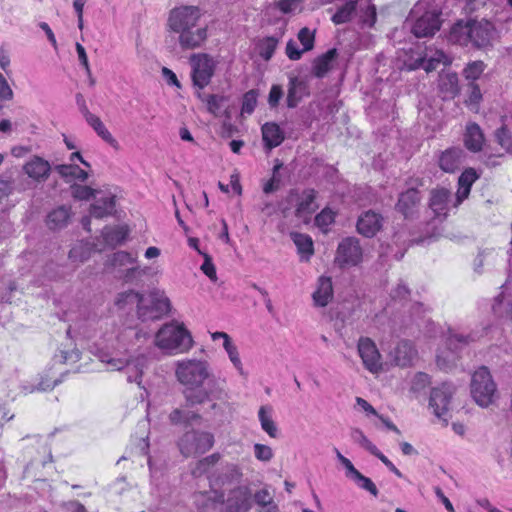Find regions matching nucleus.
<instances>
[{
	"instance_id": "obj_23",
	"label": "nucleus",
	"mask_w": 512,
	"mask_h": 512,
	"mask_svg": "<svg viewBox=\"0 0 512 512\" xmlns=\"http://www.w3.org/2000/svg\"><path fill=\"white\" fill-rule=\"evenodd\" d=\"M333 298V285L330 277H319L316 289L312 294L314 305L325 307Z\"/></svg>"
},
{
	"instance_id": "obj_13",
	"label": "nucleus",
	"mask_w": 512,
	"mask_h": 512,
	"mask_svg": "<svg viewBox=\"0 0 512 512\" xmlns=\"http://www.w3.org/2000/svg\"><path fill=\"white\" fill-rule=\"evenodd\" d=\"M470 340L474 341V338L471 336L465 337L449 330L448 337L446 339L447 350L439 351L437 353V365L444 370L453 366L458 358L457 350L467 345Z\"/></svg>"
},
{
	"instance_id": "obj_43",
	"label": "nucleus",
	"mask_w": 512,
	"mask_h": 512,
	"mask_svg": "<svg viewBox=\"0 0 512 512\" xmlns=\"http://www.w3.org/2000/svg\"><path fill=\"white\" fill-rule=\"evenodd\" d=\"M220 458L221 455L219 453H213L198 460L191 470L192 475L197 478L208 473L210 468L213 467L220 460Z\"/></svg>"
},
{
	"instance_id": "obj_15",
	"label": "nucleus",
	"mask_w": 512,
	"mask_h": 512,
	"mask_svg": "<svg viewBox=\"0 0 512 512\" xmlns=\"http://www.w3.org/2000/svg\"><path fill=\"white\" fill-rule=\"evenodd\" d=\"M362 259V249L356 238L343 239L337 248L336 260L340 265H357Z\"/></svg>"
},
{
	"instance_id": "obj_3",
	"label": "nucleus",
	"mask_w": 512,
	"mask_h": 512,
	"mask_svg": "<svg viewBox=\"0 0 512 512\" xmlns=\"http://www.w3.org/2000/svg\"><path fill=\"white\" fill-rule=\"evenodd\" d=\"M200 9L196 6H180L172 9L168 17V26L178 34L182 49L200 47L207 39V28L199 26Z\"/></svg>"
},
{
	"instance_id": "obj_50",
	"label": "nucleus",
	"mask_w": 512,
	"mask_h": 512,
	"mask_svg": "<svg viewBox=\"0 0 512 512\" xmlns=\"http://www.w3.org/2000/svg\"><path fill=\"white\" fill-rule=\"evenodd\" d=\"M112 263L114 266H128L132 267L137 264V257L126 251H118L113 254Z\"/></svg>"
},
{
	"instance_id": "obj_18",
	"label": "nucleus",
	"mask_w": 512,
	"mask_h": 512,
	"mask_svg": "<svg viewBox=\"0 0 512 512\" xmlns=\"http://www.w3.org/2000/svg\"><path fill=\"white\" fill-rule=\"evenodd\" d=\"M455 196L446 188H437L431 191L429 206L435 216L445 218L451 208H457L453 205Z\"/></svg>"
},
{
	"instance_id": "obj_25",
	"label": "nucleus",
	"mask_w": 512,
	"mask_h": 512,
	"mask_svg": "<svg viewBox=\"0 0 512 512\" xmlns=\"http://www.w3.org/2000/svg\"><path fill=\"white\" fill-rule=\"evenodd\" d=\"M211 338L216 341L218 339L223 340V348L226 351L229 360L232 362L235 369L241 374H244V368L237 346L232 342L230 336L225 332H214L211 334Z\"/></svg>"
},
{
	"instance_id": "obj_63",
	"label": "nucleus",
	"mask_w": 512,
	"mask_h": 512,
	"mask_svg": "<svg viewBox=\"0 0 512 512\" xmlns=\"http://www.w3.org/2000/svg\"><path fill=\"white\" fill-rule=\"evenodd\" d=\"M410 293L408 287L404 283H399L392 291H391V298L393 300H402L405 299L406 296H408Z\"/></svg>"
},
{
	"instance_id": "obj_11",
	"label": "nucleus",
	"mask_w": 512,
	"mask_h": 512,
	"mask_svg": "<svg viewBox=\"0 0 512 512\" xmlns=\"http://www.w3.org/2000/svg\"><path fill=\"white\" fill-rule=\"evenodd\" d=\"M455 393V388L452 384L443 383L438 387L432 389L429 399V407L432 409L433 414L447 422L450 414V405L452 397Z\"/></svg>"
},
{
	"instance_id": "obj_59",
	"label": "nucleus",
	"mask_w": 512,
	"mask_h": 512,
	"mask_svg": "<svg viewBox=\"0 0 512 512\" xmlns=\"http://www.w3.org/2000/svg\"><path fill=\"white\" fill-rule=\"evenodd\" d=\"M80 359V352L78 350L72 351H63L61 350L59 354H56L54 357V361L56 363L66 364V363H75Z\"/></svg>"
},
{
	"instance_id": "obj_7",
	"label": "nucleus",
	"mask_w": 512,
	"mask_h": 512,
	"mask_svg": "<svg viewBox=\"0 0 512 512\" xmlns=\"http://www.w3.org/2000/svg\"><path fill=\"white\" fill-rule=\"evenodd\" d=\"M317 192L314 189L303 191L291 190L281 204V211L284 217L289 216V211L294 208L295 217L304 223H308L318 209L315 203Z\"/></svg>"
},
{
	"instance_id": "obj_1",
	"label": "nucleus",
	"mask_w": 512,
	"mask_h": 512,
	"mask_svg": "<svg viewBox=\"0 0 512 512\" xmlns=\"http://www.w3.org/2000/svg\"><path fill=\"white\" fill-rule=\"evenodd\" d=\"M145 340V333L136 328L127 327L118 334L114 352L111 355H104L101 361L106 363L111 370H121L127 367L128 382H135L140 386L148 359L143 354L134 358L132 352H135Z\"/></svg>"
},
{
	"instance_id": "obj_38",
	"label": "nucleus",
	"mask_w": 512,
	"mask_h": 512,
	"mask_svg": "<svg viewBox=\"0 0 512 512\" xmlns=\"http://www.w3.org/2000/svg\"><path fill=\"white\" fill-rule=\"evenodd\" d=\"M129 234V229L125 225L116 227H105L102 230V236L106 244L115 246L124 242Z\"/></svg>"
},
{
	"instance_id": "obj_58",
	"label": "nucleus",
	"mask_w": 512,
	"mask_h": 512,
	"mask_svg": "<svg viewBox=\"0 0 512 512\" xmlns=\"http://www.w3.org/2000/svg\"><path fill=\"white\" fill-rule=\"evenodd\" d=\"M496 138L502 148L507 151L512 149V133L506 126H502L496 131Z\"/></svg>"
},
{
	"instance_id": "obj_49",
	"label": "nucleus",
	"mask_w": 512,
	"mask_h": 512,
	"mask_svg": "<svg viewBox=\"0 0 512 512\" xmlns=\"http://www.w3.org/2000/svg\"><path fill=\"white\" fill-rule=\"evenodd\" d=\"M258 92L254 89L247 91L243 95L241 112L251 114L257 105Z\"/></svg>"
},
{
	"instance_id": "obj_47",
	"label": "nucleus",
	"mask_w": 512,
	"mask_h": 512,
	"mask_svg": "<svg viewBox=\"0 0 512 512\" xmlns=\"http://www.w3.org/2000/svg\"><path fill=\"white\" fill-rule=\"evenodd\" d=\"M450 58L443 51H436L434 56H431L429 59H422V67L426 71H432L437 68L439 63H443L445 65L450 64Z\"/></svg>"
},
{
	"instance_id": "obj_22",
	"label": "nucleus",
	"mask_w": 512,
	"mask_h": 512,
	"mask_svg": "<svg viewBox=\"0 0 512 512\" xmlns=\"http://www.w3.org/2000/svg\"><path fill=\"white\" fill-rule=\"evenodd\" d=\"M82 115L86 122L93 128L96 134L106 143L116 148L118 146L117 140L112 136L109 130L106 128L101 119L95 114L91 113L88 108L83 107Z\"/></svg>"
},
{
	"instance_id": "obj_57",
	"label": "nucleus",
	"mask_w": 512,
	"mask_h": 512,
	"mask_svg": "<svg viewBox=\"0 0 512 512\" xmlns=\"http://www.w3.org/2000/svg\"><path fill=\"white\" fill-rule=\"evenodd\" d=\"M98 191L94 190L89 186L74 185L72 186V195L74 198L79 200H88L91 197H95Z\"/></svg>"
},
{
	"instance_id": "obj_33",
	"label": "nucleus",
	"mask_w": 512,
	"mask_h": 512,
	"mask_svg": "<svg viewBox=\"0 0 512 512\" xmlns=\"http://www.w3.org/2000/svg\"><path fill=\"white\" fill-rule=\"evenodd\" d=\"M470 21L454 24L449 32L448 40L453 44L468 46L471 44Z\"/></svg>"
},
{
	"instance_id": "obj_32",
	"label": "nucleus",
	"mask_w": 512,
	"mask_h": 512,
	"mask_svg": "<svg viewBox=\"0 0 512 512\" xmlns=\"http://www.w3.org/2000/svg\"><path fill=\"white\" fill-rule=\"evenodd\" d=\"M262 139L265 146L271 150L284 140V133L276 123H265L262 126Z\"/></svg>"
},
{
	"instance_id": "obj_6",
	"label": "nucleus",
	"mask_w": 512,
	"mask_h": 512,
	"mask_svg": "<svg viewBox=\"0 0 512 512\" xmlns=\"http://www.w3.org/2000/svg\"><path fill=\"white\" fill-rule=\"evenodd\" d=\"M154 343L169 355L186 354L194 346L190 331L178 321L164 324L156 333Z\"/></svg>"
},
{
	"instance_id": "obj_21",
	"label": "nucleus",
	"mask_w": 512,
	"mask_h": 512,
	"mask_svg": "<svg viewBox=\"0 0 512 512\" xmlns=\"http://www.w3.org/2000/svg\"><path fill=\"white\" fill-rule=\"evenodd\" d=\"M261 429L270 437H279V428L274 420V408L270 404L261 405L257 412Z\"/></svg>"
},
{
	"instance_id": "obj_51",
	"label": "nucleus",
	"mask_w": 512,
	"mask_h": 512,
	"mask_svg": "<svg viewBox=\"0 0 512 512\" xmlns=\"http://www.w3.org/2000/svg\"><path fill=\"white\" fill-rule=\"evenodd\" d=\"M352 481L361 489L363 490H366L368 491L370 494H372L373 496L377 497L378 494H379V491L376 487V485L374 484V482L364 476L362 473H358L357 476H355Z\"/></svg>"
},
{
	"instance_id": "obj_52",
	"label": "nucleus",
	"mask_w": 512,
	"mask_h": 512,
	"mask_svg": "<svg viewBox=\"0 0 512 512\" xmlns=\"http://www.w3.org/2000/svg\"><path fill=\"white\" fill-rule=\"evenodd\" d=\"M334 218V212L329 208H324L315 216V225L325 231L334 222Z\"/></svg>"
},
{
	"instance_id": "obj_48",
	"label": "nucleus",
	"mask_w": 512,
	"mask_h": 512,
	"mask_svg": "<svg viewBox=\"0 0 512 512\" xmlns=\"http://www.w3.org/2000/svg\"><path fill=\"white\" fill-rule=\"evenodd\" d=\"M351 438L355 443H358L362 448L367 450L372 455L376 453L378 448L365 436L360 429H353Z\"/></svg>"
},
{
	"instance_id": "obj_31",
	"label": "nucleus",
	"mask_w": 512,
	"mask_h": 512,
	"mask_svg": "<svg viewBox=\"0 0 512 512\" xmlns=\"http://www.w3.org/2000/svg\"><path fill=\"white\" fill-rule=\"evenodd\" d=\"M115 209V196L111 193L98 198L90 209L91 216L95 218H103L111 215Z\"/></svg>"
},
{
	"instance_id": "obj_54",
	"label": "nucleus",
	"mask_w": 512,
	"mask_h": 512,
	"mask_svg": "<svg viewBox=\"0 0 512 512\" xmlns=\"http://www.w3.org/2000/svg\"><path fill=\"white\" fill-rule=\"evenodd\" d=\"M298 40L302 44L304 52L312 50L314 47L315 32L304 27L298 32Z\"/></svg>"
},
{
	"instance_id": "obj_42",
	"label": "nucleus",
	"mask_w": 512,
	"mask_h": 512,
	"mask_svg": "<svg viewBox=\"0 0 512 512\" xmlns=\"http://www.w3.org/2000/svg\"><path fill=\"white\" fill-rule=\"evenodd\" d=\"M335 57V49L328 50L325 54L318 57L313 67L314 74L319 78L324 77L327 74V72L331 70L332 62L334 61Z\"/></svg>"
},
{
	"instance_id": "obj_62",
	"label": "nucleus",
	"mask_w": 512,
	"mask_h": 512,
	"mask_svg": "<svg viewBox=\"0 0 512 512\" xmlns=\"http://www.w3.org/2000/svg\"><path fill=\"white\" fill-rule=\"evenodd\" d=\"M283 96L282 88L279 85H273L269 92L268 103L273 108L279 104Z\"/></svg>"
},
{
	"instance_id": "obj_20",
	"label": "nucleus",
	"mask_w": 512,
	"mask_h": 512,
	"mask_svg": "<svg viewBox=\"0 0 512 512\" xmlns=\"http://www.w3.org/2000/svg\"><path fill=\"white\" fill-rule=\"evenodd\" d=\"M382 216L374 211L364 212L358 219L357 230L365 237H373L382 227Z\"/></svg>"
},
{
	"instance_id": "obj_35",
	"label": "nucleus",
	"mask_w": 512,
	"mask_h": 512,
	"mask_svg": "<svg viewBox=\"0 0 512 512\" xmlns=\"http://www.w3.org/2000/svg\"><path fill=\"white\" fill-rule=\"evenodd\" d=\"M439 89L444 99L456 96L459 92L457 74L452 72L441 73L439 76Z\"/></svg>"
},
{
	"instance_id": "obj_26",
	"label": "nucleus",
	"mask_w": 512,
	"mask_h": 512,
	"mask_svg": "<svg viewBox=\"0 0 512 512\" xmlns=\"http://www.w3.org/2000/svg\"><path fill=\"white\" fill-rule=\"evenodd\" d=\"M391 355L396 365L407 367L412 364L417 351L411 342L400 341L391 352Z\"/></svg>"
},
{
	"instance_id": "obj_56",
	"label": "nucleus",
	"mask_w": 512,
	"mask_h": 512,
	"mask_svg": "<svg viewBox=\"0 0 512 512\" xmlns=\"http://www.w3.org/2000/svg\"><path fill=\"white\" fill-rule=\"evenodd\" d=\"M90 251L83 244H77L71 248L69 252V259L72 262H84L89 258Z\"/></svg>"
},
{
	"instance_id": "obj_44",
	"label": "nucleus",
	"mask_w": 512,
	"mask_h": 512,
	"mask_svg": "<svg viewBox=\"0 0 512 512\" xmlns=\"http://www.w3.org/2000/svg\"><path fill=\"white\" fill-rule=\"evenodd\" d=\"M278 42L279 39L274 36L265 37L262 40H260L257 45L259 55L264 60H270L275 52Z\"/></svg>"
},
{
	"instance_id": "obj_27",
	"label": "nucleus",
	"mask_w": 512,
	"mask_h": 512,
	"mask_svg": "<svg viewBox=\"0 0 512 512\" xmlns=\"http://www.w3.org/2000/svg\"><path fill=\"white\" fill-rule=\"evenodd\" d=\"M23 169L33 180L42 181L49 176L51 167L48 161L35 156L25 163Z\"/></svg>"
},
{
	"instance_id": "obj_9",
	"label": "nucleus",
	"mask_w": 512,
	"mask_h": 512,
	"mask_svg": "<svg viewBox=\"0 0 512 512\" xmlns=\"http://www.w3.org/2000/svg\"><path fill=\"white\" fill-rule=\"evenodd\" d=\"M215 443L214 434L209 431L190 429L184 432L177 441L182 456L196 457L205 454Z\"/></svg>"
},
{
	"instance_id": "obj_24",
	"label": "nucleus",
	"mask_w": 512,
	"mask_h": 512,
	"mask_svg": "<svg viewBox=\"0 0 512 512\" xmlns=\"http://www.w3.org/2000/svg\"><path fill=\"white\" fill-rule=\"evenodd\" d=\"M479 178V175L473 168H468L460 175L458 179V190L455 194L453 205L459 206L470 194L473 183Z\"/></svg>"
},
{
	"instance_id": "obj_39",
	"label": "nucleus",
	"mask_w": 512,
	"mask_h": 512,
	"mask_svg": "<svg viewBox=\"0 0 512 512\" xmlns=\"http://www.w3.org/2000/svg\"><path fill=\"white\" fill-rule=\"evenodd\" d=\"M56 172L66 181L79 180L84 182L88 178V173L75 164H60L55 167Z\"/></svg>"
},
{
	"instance_id": "obj_8",
	"label": "nucleus",
	"mask_w": 512,
	"mask_h": 512,
	"mask_svg": "<svg viewBox=\"0 0 512 512\" xmlns=\"http://www.w3.org/2000/svg\"><path fill=\"white\" fill-rule=\"evenodd\" d=\"M439 16L435 8H428L427 2L419 1L410 12L412 33L418 38L433 36L440 29Z\"/></svg>"
},
{
	"instance_id": "obj_5",
	"label": "nucleus",
	"mask_w": 512,
	"mask_h": 512,
	"mask_svg": "<svg viewBox=\"0 0 512 512\" xmlns=\"http://www.w3.org/2000/svg\"><path fill=\"white\" fill-rule=\"evenodd\" d=\"M195 503L203 508L221 505L222 512H248L252 505L251 490L246 485H237L224 492L211 489L195 494Z\"/></svg>"
},
{
	"instance_id": "obj_41",
	"label": "nucleus",
	"mask_w": 512,
	"mask_h": 512,
	"mask_svg": "<svg viewBox=\"0 0 512 512\" xmlns=\"http://www.w3.org/2000/svg\"><path fill=\"white\" fill-rule=\"evenodd\" d=\"M70 218V211L65 206H60L51 211L47 216V226L50 229L56 230L66 226Z\"/></svg>"
},
{
	"instance_id": "obj_12",
	"label": "nucleus",
	"mask_w": 512,
	"mask_h": 512,
	"mask_svg": "<svg viewBox=\"0 0 512 512\" xmlns=\"http://www.w3.org/2000/svg\"><path fill=\"white\" fill-rule=\"evenodd\" d=\"M190 65L194 86L199 89L205 88L214 74L215 64L213 59L207 54H193L190 57Z\"/></svg>"
},
{
	"instance_id": "obj_53",
	"label": "nucleus",
	"mask_w": 512,
	"mask_h": 512,
	"mask_svg": "<svg viewBox=\"0 0 512 512\" xmlns=\"http://www.w3.org/2000/svg\"><path fill=\"white\" fill-rule=\"evenodd\" d=\"M431 383L430 376L424 372L416 373L411 379V390L421 392L425 390Z\"/></svg>"
},
{
	"instance_id": "obj_16",
	"label": "nucleus",
	"mask_w": 512,
	"mask_h": 512,
	"mask_svg": "<svg viewBox=\"0 0 512 512\" xmlns=\"http://www.w3.org/2000/svg\"><path fill=\"white\" fill-rule=\"evenodd\" d=\"M243 478L242 468L235 463H226L218 473L209 478L211 486L226 487L232 484L240 485Z\"/></svg>"
},
{
	"instance_id": "obj_14",
	"label": "nucleus",
	"mask_w": 512,
	"mask_h": 512,
	"mask_svg": "<svg viewBox=\"0 0 512 512\" xmlns=\"http://www.w3.org/2000/svg\"><path fill=\"white\" fill-rule=\"evenodd\" d=\"M357 348L364 367L371 373H378L382 369V361L376 344L370 338L361 337Z\"/></svg>"
},
{
	"instance_id": "obj_2",
	"label": "nucleus",
	"mask_w": 512,
	"mask_h": 512,
	"mask_svg": "<svg viewBox=\"0 0 512 512\" xmlns=\"http://www.w3.org/2000/svg\"><path fill=\"white\" fill-rule=\"evenodd\" d=\"M213 376L210 363L205 359L184 358L175 362V377L185 388L184 397L189 405L202 404L211 398L220 399L212 389H203Z\"/></svg>"
},
{
	"instance_id": "obj_34",
	"label": "nucleus",
	"mask_w": 512,
	"mask_h": 512,
	"mask_svg": "<svg viewBox=\"0 0 512 512\" xmlns=\"http://www.w3.org/2000/svg\"><path fill=\"white\" fill-rule=\"evenodd\" d=\"M190 405L186 403V407L175 408L169 414V421L173 425H191L201 419V415L198 412L188 409Z\"/></svg>"
},
{
	"instance_id": "obj_55",
	"label": "nucleus",
	"mask_w": 512,
	"mask_h": 512,
	"mask_svg": "<svg viewBox=\"0 0 512 512\" xmlns=\"http://www.w3.org/2000/svg\"><path fill=\"white\" fill-rule=\"evenodd\" d=\"M254 456L258 461L269 462L274 457L272 448L268 445L256 443L253 446Z\"/></svg>"
},
{
	"instance_id": "obj_28",
	"label": "nucleus",
	"mask_w": 512,
	"mask_h": 512,
	"mask_svg": "<svg viewBox=\"0 0 512 512\" xmlns=\"http://www.w3.org/2000/svg\"><path fill=\"white\" fill-rule=\"evenodd\" d=\"M463 150L460 148H449L441 153L439 157L440 168L447 172H455L461 165Z\"/></svg>"
},
{
	"instance_id": "obj_36",
	"label": "nucleus",
	"mask_w": 512,
	"mask_h": 512,
	"mask_svg": "<svg viewBox=\"0 0 512 512\" xmlns=\"http://www.w3.org/2000/svg\"><path fill=\"white\" fill-rule=\"evenodd\" d=\"M291 238L297 247L301 261H308L314 253L312 238L307 234L291 233Z\"/></svg>"
},
{
	"instance_id": "obj_46",
	"label": "nucleus",
	"mask_w": 512,
	"mask_h": 512,
	"mask_svg": "<svg viewBox=\"0 0 512 512\" xmlns=\"http://www.w3.org/2000/svg\"><path fill=\"white\" fill-rule=\"evenodd\" d=\"M485 64L482 61H473L467 64L463 70V74L466 80L475 83L484 72Z\"/></svg>"
},
{
	"instance_id": "obj_64",
	"label": "nucleus",
	"mask_w": 512,
	"mask_h": 512,
	"mask_svg": "<svg viewBox=\"0 0 512 512\" xmlns=\"http://www.w3.org/2000/svg\"><path fill=\"white\" fill-rule=\"evenodd\" d=\"M278 5L280 10L284 13H291L300 9L299 0H281Z\"/></svg>"
},
{
	"instance_id": "obj_40",
	"label": "nucleus",
	"mask_w": 512,
	"mask_h": 512,
	"mask_svg": "<svg viewBox=\"0 0 512 512\" xmlns=\"http://www.w3.org/2000/svg\"><path fill=\"white\" fill-rule=\"evenodd\" d=\"M492 310L496 315L512 321V293L507 295L501 293L497 296L492 305Z\"/></svg>"
},
{
	"instance_id": "obj_30",
	"label": "nucleus",
	"mask_w": 512,
	"mask_h": 512,
	"mask_svg": "<svg viewBox=\"0 0 512 512\" xmlns=\"http://www.w3.org/2000/svg\"><path fill=\"white\" fill-rule=\"evenodd\" d=\"M484 135L476 123H468L464 134V143L471 152H479L484 144Z\"/></svg>"
},
{
	"instance_id": "obj_45",
	"label": "nucleus",
	"mask_w": 512,
	"mask_h": 512,
	"mask_svg": "<svg viewBox=\"0 0 512 512\" xmlns=\"http://www.w3.org/2000/svg\"><path fill=\"white\" fill-rule=\"evenodd\" d=\"M225 102L226 98L224 96L209 95L206 99L207 109L215 117H220L223 115Z\"/></svg>"
},
{
	"instance_id": "obj_19",
	"label": "nucleus",
	"mask_w": 512,
	"mask_h": 512,
	"mask_svg": "<svg viewBox=\"0 0 512 512\" xmlns=\"http://www.w3.org/2000/svg\"><path fill=\"white\" fill-rule=\"evenodd\" d=\"M421 194L415 188H409L399 195L396 210L405 218L413 217L419 210Z\"/></svg>"
},
{
	"instance_id": "obj_4",
	"label": "nucleus",
	"mask_w": 512,
	"mask_h": 512,
	"mask_svg": "<svg viewBox=\"0 0 512 512\" xmlns=\"http://www.w3.org/2000/svg\"><path fill=\"white\" fill-rule=\"evenodd\" d=\"M137 304L138 317L142 321L157 320L170 312L171 303L165 292L153 289L145 295L129 290L119 294L117 305L121 308L127 304Z\"/></svg>"
},
{
	"instance_id": "obj_60",
	"label": "nucleus",
	"mask_w": 512,
	"mask_h": 512,
	"mask_svg": "<svg viewBox=\"0 0 512 512\" xmlns=\"http://www.w3.org/2000/svg\"><path fill=\"white\" fill-rule=\"evenodd\" d=\"M254 500L255 502L262 506V507H268V512H270V509H271V504H272V497L270 495V493L268 492V490L266 489H261L259 491H257L254 495Z\"/></svg>"
},
{
	"instance_id": "obj_10",
	"label": "nucleus",
	"mask_w": 512,
	"mask_h": 512,
	"mask_svg": "<svg viewBox=\"0 0 512 512\" xmlns=\"http://www.w3.org/2000/svg\"><path fill=\"white\" fill-rule=\"evenodd\" d=\"M497 388L487 367H480L471 379V395L481 407H488L496 398Z\"/></svg>"
},
{
	"instance_id": "obj_29",
	"label": "nucleus",
	"mask_w": 512,
	"mask_h": 512,
	"mask_svg": "<svg viewBox=\"0 0 512 512\" xmlns=\"http://www.w3.org/2000/svg\"><path fill=\"white\" fill-rule=\"evenodd\" d=\"M356 17L362 28H372L376 22V7L369 0H358Z\"/></svg>"
},
{
	"instance_id": "obj_17",
	"label": "nucleus",
	"mask_w": 512,
	"mask_h": 512,
	"mask_svg": "<svg viewBox=\"0 0 512 512\" xmlns=\"http://www.w3.org/2000/svg\"><path fill=\"white\" fill-rule=\"evenodd\" d=\"M471 45L482 48L490 45L494 36V25L485 19L470 21Z\"/></svg>"
},
{
	"instance_id": "obj_37",
	"label": "nucleus",
	"mask_w": 512,
	"mask_h": 512,
	"mask_svg": "<svg viewBox=\"0 0 512 512\" xmlns=\"http://www.w3.org/2000/svg\"><path fill=\"white\" fill-rule=\"evenodd\" d=\"M358 0H349L339 6L332 15L331 20L335 25H340L351 21L356 17Z\"/></svg>"
},
{
	"instance_id": "obj_61",
	"label": "nucleus",
	"mask_w": 512,
	"mask_h": 512,
	"mask_svg": "<svg viewBox=\"0 0 512 512\" xmlns=\"http://www.w3.org/2000/svg\"><path fill=\"white\" fill-rule=\"evenodd\" d=\"M304 53L303 49H299L294 40H289L286 45V55L290 60H299Z\"/></svg>"
}]
</instances>
